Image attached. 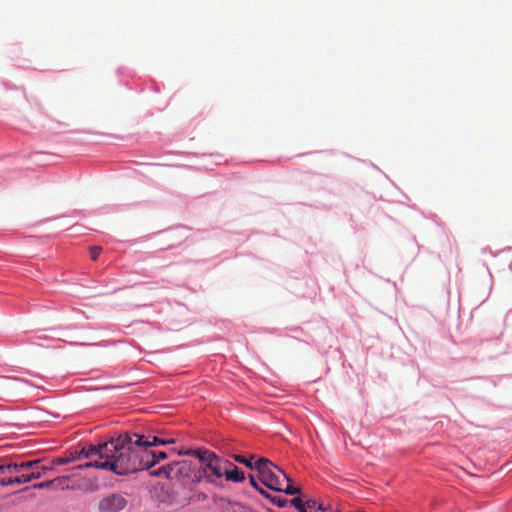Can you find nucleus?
<instances>
[{"label": "nucleus", "mask_w": 512, "mask_h": 512, "mask_svg": "<svg viewBox=\"0 0 512 512\" xmlns=\"http://www.w3.org/2000/svg\"><path fill=\"white\" fill-rule=\"evenodd\" d=\"M51 469V467L39 466V464H37V466H34L29 470L23 471L19 476L1 479L0 486H11L14 484L28 483L32 480L41 478L45 471Z\"/></svg>", "instance_id": "4"}, {"label": "nucleus", "mask_w": 512, "mask_h": 512, "mask_svg": "<svg viewBox=\"0 0 512 512\" xmlns=\"http://www.w3.org/2000/svg\"><path fill=\"white\" fill-rule=\"evenodd\" d=\"M258 492L263 495L265 498L271 500L273 497L270 493H268L266 490H264L262 487L258 490Z\"/></svg>", "instance_id": "21"}, {"label": "nucleus", "mask_w": 512, "mask_h": 512, "mask_svg": "<svg viewBox=\"0 0 512 512\" xmlns=\"http://www.w3.org/2000/svg\"><path fill=\"white\" fill-rule=\"evenodd\" d=\"M104 443H101L99 445H90L87 448H82L80 451V456H83L84 458H90L92 456L98 455L100 458H106L104 455Z\"/></svg>", "instance_id": "8"}, {"label": "nucleus", "mask_w": 512, "mask_h": 512, "mask_svg": "<svg viewBox=\"0 0 512 512\" xmlns=\"http://www.w3.org/2000/svg\"><path fill=\"white\" fill-rule=\"evenodd\" d=\"M102 252V248L99 247V246H93L90 248V256H91V259L92 260H97L99 255L101 254Z\"/></svg>", "instance_id": "18"}, {"label": "nucleus", "mask_w": 512, "mask_h": 512, "mask_svg": "<svg viewBox=\"0 0 512 512\" xmlns=\"http://www.w3.org/2000/svg\"><path fill=\"white\" fill-rule=\"evenodd\" d=\"M289 502L300 512H305V502L300 497H295Z\"/></svg>", "instance_id": "15"}, {"label": "nucleus", "mask_w": 512, "mask_h": 512, "mask_svg": "<svg viewBox=\"0 0 512 512\" xmlns=\"http://www.w3.org/2000/svg\"><path fill=\"white\" fill-rule=\"evenodd\" d=\"M144 435L126 432L104 442V455L111 462V471L127 475L153 467L151 456L146 453Z\"/></svg>", "instance_id": "1"}, {"label": "nucleus", "mask_w": 512, "mask_h": 512, "mask_svg": "<svg viewBox=\"0 0 512 512\" xmlns=\"http://www.w3.org/2000/svg\"><path fill=\"white\" fill-rule=\"evenodd\" d=\"M314 512H326V510L321 504H319Z\"/></svg>", "instance_id": "23"}, {"label": "nucleus", "mask_w": 512, "mask_h": 512, "mask_svg": "<svg viewBox=\"0 0 512 512\" xmlns=\"http://www.w3.org/2000/svg\"><path fill=\"white\" fill-rule=\"evenodd\" d=\"M357 512H365V511L359 510V511H357Z\"/></svg>", "instance_id": "25"}, {"label": "nucleus", "mask_w": 512, "mask_h": 512, "mask_svg": "<svg viewBox=\"0 0 512 512\" xmlns=\"http://www.w3.org/2000/svg\"><path fill=\"white\" fill-rule=\"evenodd\" d=\"M186 454L194 455L199 459L200 469L209 482L217 483L222 478L221 460L214 452L199 449L190 450Z\"/></svg>", "instance_id": "3"}, {"label": "nucleus", "mask_w": 512, "mask_h": 512, "mask_svg": "<svg viewBox=\"0 0 512 512\" xmlns=\"http://www.w3.org/2000/svg\"><path fill=\"white\" fill-rule=\"evenodd\" d=\"M7 464H1L0 463V472H4L5 470H7V467H6Z\"/></svg>", "instance_id": "24"}, {"label": "nucleus", "mask_w": 512, "mask_h": 512, "mask_svg": "<svg viewBox=\"0 0 512 512\" xmlns=\"http://www.w3.org/2000/svg\"><path fill=\"white\" fill-rule=\"evenodd\" d=\"M104 461H93L85 463L84 465H80V469H88V468H97V469H103V470H109L111 471V462L109 461V458H103Z\"/></svg>", "instance_id": "10"}, {"label": "nucleus", "mask_w": 512, "mask_h": 512, "mask_svg": "<svg viewBox=\"0 0 512 512\" xmlns=\"http://www.w3.org/2000/svg\"><path fill=\"white\" fill-rule=\"evenodd\" d=\"M245 480V473L236 465L226 460V481L239 483Z\"/></svg>", "instance_id": "6"}, {"label": "nucleus", "mask_w": 512, "mask_h": 512, "mask_svg": "<svg viewBox=\"0 0 512 512\" xmlns=\"http://www.w3.org/2000/svg\"><path fill=\"white\" fill-rule=\"evenodd\" d=\"M39 460H33V461H25L21 463H9L6 465L7 470L10 473H21L22 471H27L30 468H33L34 466H37L39 464Z\"/></svg>", "instance_id": "7"}, {"label": "nucleus", "mask_w": 512, "mask_h": 512, "mask_svg": "<svg viewBox=\"0 0 512 512\" xmlns=\"http://www.w3.org/2000/svg\"><path fill=\"white\" fill-rule=\"evenodd\" d=\"M173 468H174V464L164 465V466L150 472V475L153 477L165 476L166 478H171V472L173 471Z\"/></svg>", "instance_id": "12"}, {"label": "nucleus", "mask_w": 512, "mask_h": 512, "mask_svg": "<svg viewBox=\"0 0 512 512\" xmlns=\"http://www.w3.org/2000/svg\"><path fill=\"white\" fill-rule=\"evenodd\" d=\"M228 441H229V439L226 437V446L228 445ZM226 455H229L230 457H232L236 462L244 464L246 467H248L250 469H254V464L252 463L253 456H251V458L248 459L239 454H233V453L230 454V453H228L227 450H226Z\"/></svg>", "instance_id": "11"}, {"label": "nucleus", "mask_w": 512, "mask_h": 512, "mask_svg": "<svg viewBox=\"0 0 512 512\" xmlns=\"http://www.w3.org/2000/svg\"><path fill=\"white\" fill-rule=\"evenodd\" d=\"M69 462V459L67 458H57L54 463L57 464V465H63V464H67Z\"/></svg>", "instance_id": "22"}, {"label": "nucleus", "mask_w": 512, "mask_h": 512, "mask_svg": "<svg viewBox=\"0 0 512 512\" xmlns=\"http://www.w3.org/2000/svg\"><path fill=\"white\" fill-rule=\"evenodd\" d=\"M175 440L173 438L164 439L157 436H144L142 439L143 447L150 448L152 446L157 445H168L174 443Z\"/></svg>", "instance_id": "9"}, {"label": "nucleus", "mask_w": 512, "mask_h": 512, "mask_svg": "<svg viewBox=\"0 0 512 512\" xmlns=\"http://www.w3.org/2000/svg\"><path fill=\"white\" fill-rule=\"evenodd\" d=\"M60 480V478H57L55 480H49L41 483H36L33 485L34 489H44V488H50L53 486L54 482Z\"/></svg>", "instance_id": "16"}, {"label": "nucleus", "mask_w": 512, "mask_h": 512, "mask_svg": "<svg viewBox=\"0 0 512 512\" xmlns=\"http://www.w3.org/2000/svg\"><path fill=\"white\" fill-rule=\"evenodd\" d=\"M258 480L268 489L295 495L301 492L299 487L291 485L290 477L277 465L267 458H259L254 463Z\"/></svg>", "instance_id": "2"}, {"label": "nucleus", "mask_w": 512, "mask_h": 512, "mask_svg": "<svg viewBox=\"0 0 512 512\" xmlns=\"http://www.w3.org/2000/svg\"><path fill=\"white\" fill-rule=\"evenodd\" d=\"M146 453L149 454L151 456L152 461L154 462L153 463V466H155L156 464L159 463L160 460H164L167 458V454L165 452H155V451H151L149 450V448H146Z\"/></svg>", "instance_id": "14"}, {"label": "nucleus", "mask_w": 512, "mask_h": 512, "mask_svg": "<svg viewBox=\"0 0 512 512\" xmlns=\"http://www.w3.org/2000/svg\"><path fill=\"white\" fill-rule=\"evenodd\" d=\"M127 506L126 498L119 493H111L98 502V512H120Z\"/></svg>", "instance_id": "5"}, {"label": "nucleus", "mask_w": 512, "mask_h": 512, "mask_svg": "<svg viewBox=\"0 0 512 512\" xmlns=\"http://www.w3.org/2000/svg\"><path fill=\"white\" fill-rule=\"evenodd\" d=\"M226 511L228 512H254L249 507L241 504V503H228V506H226Z\"/></svg>", "instance_id": "13"}, {"label": "nucleus", "mask_w": 512, "mask_h": 512, "mask_svg": "<svg viewBox=\"0 0 512 512\" xmlns=\"http://www.w3.org/2000/svg\"><path fill=\"white\" fill-rule=\"evenodd\" d=\"M317 506L318 505L315 500H307L305 502V512H314Z\"/></svg>", "instance_id": "19"}, {"label": "nucleus", "mask_w": 512, "mask_h": 512, "mask_svg": "<svg viewBox=\"0 0 512 512\" xmlns=\"http://www.w3.org/2000/svg\"><path fill=\"white\" fill-rule=\"evenodd\" d=\"M249 482L255 490L258 491L261 488L256 478L251 474L249 475Z\"/></svg>", "instance_id": "20"}, {"label": "nucleus", "mask_w": 512, "mask_h": 512, "mask_svg": "<svg viewBox=\"0 0 512 512\" xmlns=\"http://www.w3.org/2000/svg\"><path fill=\"white\" fill-rule=\"evenodd\" d=\"M270 501L278 507H284L289 502L286 498L280 496H273Z\"/></svg>", "instance_id": "17"}]
</instances>
